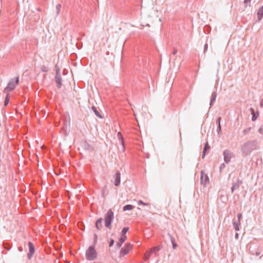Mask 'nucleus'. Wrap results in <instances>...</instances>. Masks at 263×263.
Segmentation results:
<instances>
[{
	"mask_svg": "<svg viewBox=\"0 0 263 263\" xmlns=\"http://www.w3.org/2000/svg\"><path fill=\"white\" fill-rule=\"evenodd\" d=\"M41 69L43 72H47L48 70V68L45 66H43L41 67Z\"/></svg>",
	"mask_w": 263,
	"mask_h": 263,
	"instance_id": "7c9ffc66",
	"label": "nucleus"
},
{
	"mask_svg": "<svg viewBox=\"0 0 263 263\" xmlns=\"http://www.w3.org/2000/svg\"><path fill=\"white\" fill-rule=\"evenodd\" d=\"M126 236L125 235H122L118 241L117 242L116 245L118 248L121 247L123 243L126 240Z\"/></svg>",
	"mask_w": 263,
	"mask_h": 263,
	"instance_id": "4468645a",
	"label": "nucleus"
},
{
	"mask_svg": "<svg viewBox=\"0 0 263 263\" xmlns=\"http://www.w3.org/2000/svg\"><path fill=\"white\" fill-rule=\"evenodd\" d=\"M242 215L241 213H238L237 214V221L241 222V219L242 218Z\"/></svg>",
	"mask_w": 263,
	"mask_h": 263,
	"instance_id": "72a5a7b5",
	"label": "nucleus"
},
{
	"mask_svg": "<svg viewBox=\"0 0 263 263\" xmlns=\"http://www.w3.org/2000/svg\"><path fill=\"white\" fill-rule=\"evenodd\" d=\"M114 219V213L111 209H109L104 216L105 226L110 230L111 229V224Z\"/></svg>",
	"mask_w": 263,
	"mask_h": 263,
	"instance_id": "f03ea898",
	"label": "nucleus"
},
{
	"mask_svg": "<svg viewBox=\"0 0 263 263\" xmlns=\"http://www.w3.org/2000/svg\"><path fill=\"white\" fill-rule=\"evenodd\" d=\"M263 17V6L259 7L257 11V18L258 21H261Z\"/></svg>",
	"mask_w": 263,
	"mask_h": 263,
	"instance_id": "2eb2a0df",
	"label": "nucleus"
},
{
	"mask_svg": "<svg viewBox=\"0 0 263 263\" xmlns=\"http://www.w3.org/2000/svg\"><path fill=\"white\" fill-rule=\"evenodd\" d=\"M128 227H124L122 230V235H125V234L128 232Z\"/></svg>",
	"mask_w": 263,
	"mask_h": 263,
	"instance_id": "cd10ccee",
	"label": "nucleus"
},
{
	"mask_svg": "<svg viewBox=\"0 0 263 263\" xmlns=\"http://www.w3.org/2000/svg\"><path fill=\"white\" fill-rule=\"evenodd\" d=\"M224 167V164H222L220 166V168H221L222 167Z\"/></svg>",
	"mask_w": 263,
	"mask_h": 263,
	"instance_id": "c03bdc74",
	"label": "nucleus"
},
{
	"mask_svg": "<svg viewBox=\"0 0 263 263\" xmlns=\"http://www.w3.org/2000/svg\"><path fill=\"white\" fill-rule=\"evenodd\" d=\"M217 97V93L216 92H213L212 94L211 100H210V105L211 106H212L213 104L216 101V99Z\"/></svg>",
	"mask_w": 263,
	"mask_h": 263,
	"instance_id": "f3484780",
	"label": "nucleus"
},
{
	"mask_svg": "<svg viewBox=\"0 0 263 263\" xmlns=\"http://www.w3.org/2000/svg\"><path fill=\"white\" fill-rule=\"evenodd\" d=\"M55 83L58 88H60L62 85V77L59 71H56V76L55 77Z\"/></svg>",
	"mask_w": 263,
	"mask_h": 263,
	"instance_id": "6e6552de",
	"label": "nucleus"
},
{
	"mask_svg": "<svg viewBox=\"0 0 263 263\" xmlns=\"http://www.w3.org/2000/svg\"><path fill=\"white\" fill-rule=\"evenodd\" d=\"M241 222L238 221H234L233 222V225L234 227V229L236 231H239L240 230V226Z\"/></svg>",
	"mask_w": 263,
	"mask_h": 263,
	"instance_id": "dca6fc26",
	"label": "nucleus"
},
{
	"mask_svg": "<svg viewBox=\"0 0 263 263\" xmlns=\"http://www.w3.org/2000/svg\"><path fill=\"white\" fill-rule=\"evenodd\" d=\"M251 111H252V114L253 115V116H252V120L254 121H255L256 119H257V116H256L254 114V110L253 108H251Z\"/></svg>",
	"mask_w": 263,
	"mask_h": 263,
	"instance_id": "a878e982",
	"label": "nucleus"
},
{
	"mask_svg": "<svg viewBox=\"0 0 263 263\" xmlns=\"http://www.w3.org/2000/svg\"><path fill=\"white\" fill-rule=\"evenodd\" d=\"M97 253L93 246H90L86 252V258L88 260H93L97 258Z\"/></svg>",
	"mask_w": 263,
	"mask_h": 263,
	"instance_id": "20e7f679",
	"label": "nucleus"
},
{
	"mask_svg": "<svg viewBox=\"0 0 263 263\" xmlns=\"http://www.w3.org/2000/svg\"><path fill=\"white\" fill-rule=\"evenodd\" d=\"M170 236L171 242L172 243L173 248L175 249L177 247V245L175 242V239L172 235H170Z\"/></svg>",
	"mask_w": 263,
	"mask_h": 263,
	"instance_id": "5701e85b",
	"label": "nucleus"
},
{
	"mask_svg": "<svg viewBox=\"0 0 263 263\" xmlns=\"http://www.w3.org/2000/svg\"><path fill=\"white\" fill-rule=\"evenodd\" d=\"M208 45L206 43L204 46V52H206L208 49Z\"/></svg>",
	"mask_w": 263,
	"mask_h": 263,
	"instance_id": "e433bc0d",
	"label": "nucleus"
},
{
	"mask_svg": "<svg viewBox=\"0 0 263 263\" xmlns=\"http://www.w3.org/2000/svg\"><path fill=\"white\" fill-rule=\"evenodd\" d=\"M28 246H29V253L28 254L27 257L29 259H31V258L32 257L33 254L34 253V247L31 242H28Z\"/></svg>",
	"mask_w": 263,
	"mask_h": 263,
	"instance_id": "9d476101",
	"label": "nucleus"
},
{
	"mask_svg": "<svg viewBox=\"0 0 263 263\" xmlns=\"http://www.w3.org/2000/svg\"><path fill=\"white\" fill-rule=\"evenodd\" d=\"M260 106L261 107H263V99L260 102Z\"/></svg>",
	"mask_w": 263,
	"mask_h": 263,
	"instance_id": "a19ab883",
	"label": "nucleus"
},
{
	"mask_svg": "<svg viewBox=\"0 0 263 263\" xmlns=\"http://www.w3.org/2000/svg\"><path fill=\"white\" fill-rule=\"evenodd\" d=\"M91 108H92V110H93V111L94 112V113L95 114V115H96V116H97L98 117H99L100 118H102V117L101 116V114L98 111V110L97 109V108L95 106H92Z\"/></svg>",
	"mask_w": 263,
	"mask_h": 263,
	"instance_id": "4be33fe9",
	"label": "nucleus"
},
{
	"mask_svg": "<svg viewBox=\"0 0 263 263\" xmlns=\"http://www.w3.org/2000/svg\"><path fill=\"white\" fill-rule=\"evenodd\" d=\"M261 248H256L254 246H251L250 247L249 250L250 253L252 255H255L256 256H258L260 254L261 251Z\"/></svg>",
	"mask_w": 263,
	"mask_h": 263,
	"instance_id": "1a4fd4ad",
	"label": "nucleus"
},
{
	"mask_svg": "<svg viewBox=\"0 0 263 263\" xmlns=\"http://www.w3.org/2000/svg\"><path fill=\"white\" fill-rule=\"evenodd\" d=\"M9 98L8 95L7 94L5 100L4 102V106H7L8 105V104L9 103Z\"/></svg>",
	"mask_w": 263,
	"mask_h": 263,
	"instance_id": "c85d7f7f",
	"label": "nucleus"
},
{
	"mask_svg": "<svg viewBox=\"0 0 263 263\" xmlns=\"http://www.w3.org/2000/svg\"><path fill=\"white\" fill-rule=\"evenodd\" d=\"M93 236H94V242H95V243H96L97 241V239H98L97 235V234H95Z\"/></svg>",
	"mask_w": 263,
	"mask_h": 263,
	"instance_id": "58836bf2",
	"label": "nucleus"
},
{
	"mask_svg": "<svg viewBox=\"0 0 263 263\" xmlns=\"http://www.w3.org/2000/svg\"><path fill=\"white\" fill-rule=\"evenodd\" d=\"M242 183V181L239 179H237L236 182H233L232 186L231 187L232 193H233L235 190L238 189Z\"/></svg>",
	"mask_w": 263,
	"mask_h": 263,
	"instance_id": "f8f14e48",
	"label": "nucleus"
},
{
	"mask_svg": "<svg viewBox=\"0 0 263 263\" xmlns=\"http://www.w3.org/2000/svg\"><path fill=\"white\" fill-rule=\"evenodd\" d=\"M235 237L236 239H238V233H236L235 234Z\"/></svg>",
	"mask_w": 263,
	"mask_h": 263,
	"instance_id": "79ce46f5",
	"label": "nucleus"
},
{
	"mask_svg": "<svg viewBox=\"0 0 263 263\" xmlns=\"http://www.w3.org/2000/svg\"><path fill=\"white\" fill-rule=\"evenodd\" d=\"M18 250L20 251H23V248L20 247H18Z\"/></svg>",
	"mask_w": 263,
	"mask_h": 263,
	"instance_id": "37998d69",
	"label": "nucleus"
},
{
	"mask_svg": "<svg viewBox=\"0 0 263 263\" xmlns=\"http://www.w3.org/2000/svg\"><path fill=\"white\" fill-rule=\"evenodd\" d=\"M138 205H146L148 206L150 205V203H145L143 201L140 200L138 201Z\"/></svg>",
	"mask_w": 263,
	"mask_h": 263,
	"instance_id": "393cba45",
	"label": "nucleus"
},
{
	"mask_svg": "<svg viewBox=\"0 0 263 263\" xmlns=\"http://www.w3.org/2000/svg\"><path fill=\"white\" fill-rule=\"evenodd\" d=\"M134 208V206L131 204H127L123 206V210L124 211H130Z\"/></svg>",
	"mask_w": 263,
	"mask_h": 263,
	"instance_id": "412c9836",
	"label": "nucleus"
},
{
	"mask_svg": "<svg viewBox=\"0 0 263 263\" xmlns=\"http://www.w3.org/2000/svg\"><path fill=\"white\" fill-rule=\"evenodd\" d=\"M224 160L226 163H229L232 158V153L229 150H225L223 152Z\"/></svg>",
	"mask_w": 263,
	"mask_h": 263,
	"instance_id": "0eeeda50",
	"label": "nucleus"
},
{
	"mask_svg": "<svg viewBox=\"0 0 263 263\" xmlns=\"http://www.w3.org/2000/svg\"><path fill=\"white\" fill-rule=\"evenodd\" d=\"M251 2V0H244L243 1V3H244V5H245V7L246 8L248 5L250 4Z\"/></svg>",
	"mask_w": 263,
	"mask_h": 263,
	"instance_id": "2f4dec72",
	"label": "nucleus"
},
{
	"mask_svg": "<svg viewBox=\"0 0 263 263\" xmlns=\"http://www.w3.org/2000/svg\"><path fill=\"white\" fill-rule=\"evenodd\" d=\"M209 182V178L207 174H205L203 171L201 172L200 183L201 184L205 185Z\"/></svg>",
	"mask_w": 263,
	"mask_h": 263,
	"instance_id": "423d86ee",
	"label": "nucleus"
},
{
	"mask_svg": "<svg viewBox=\"0 0 263 263\" xmlns=\"http://www.w3.org/2000/svg\"><path fill=\"white\" fill-rule=\"evenodd\" d=\"M19 82V77H17L14 79H11L8 82L7 87L4 89V92H8L14 90Z\"/></svg>",
	"mask_w": 263,
	"mask_h": 263,
	"instance_id": "7ed1b4c3",
	"label": "nucleus"
},
{
	"mask_svg": "<svg viewBox=\"0 0 263 263\" xmlns=\"http://www.w3.org/2000/svg\"><path fill=\"white\" fill-rule=\"evenodd\" d=\"M258 132L260 135H263V124L259 127Z\"/></svg>",
	"mask_w": 263,
	"mask_h": 263,
	"instance_id": "473e14b6",
	"label": "nucleus"
},
{
	"mask_svg": "<svg viewBox=\"0 0 263 263\" xmlns=\"http://www.w3.org/2000/svg\"><path fill=\"white\" fill-rule=\"evenodd\" d=\"M86 143V144H87L88 146H89V145L87 144V142H85Z\"/></svg>",
	"mask_w": 263,
	"mask_h": 263,
	"instance_id": "a18cd8bd",
	"label": "nucleus"
},
{
	"mask_svg": "<svg viewBox=\"0 0 263 263\" xmlns=\"http://www.w3.org/2000/svg\"><path fill=\"white\" fill-rule=\"evenodd\" d=\"M258 147V142L256 140H249L241 145L240 149L243 156L249 155L253 151Z\"/></svg>",
	"mask_w": 263,
	"mask_h": 263,
	"instance_id": "f257e3e1",
	"label": "nucleus"
},
{
	"mask_svg": "<svg viewBox=\"0 0 263 263\" xmlns=\"http://www.w3.org/2000/svg\"><path fill=\"white\" fill-rule=\"evenodd\" d=\"M114 242L115 241L113 239H110V242H109V245L110 247H112L114 245Z\"/></svg>",
	"mask_w": 263,
	"mask_h": 263,
	"instance_id": "c9c22d12",
	"label": "nucleus"
},
{
	"mask_svg": "<svg viewBox=\"0 0 263 263\" xmlns=\"http://www.w3.org/2000/svg\"><path fill=\"white\" fill-rule=\"evenodd\" d=\"M251 129H252L251 127H248V128H247L243 129V132H242L243 135L249 134L250 132L251 131Z\"/></svg>",
	"mask_w": 263,
	"mask_h": 263,
	"instance_id": "b1692460",
	"label": "nucleus"
},
{
	"mask_svg": "<svg viewBox=\"0 0 263 263\" xmlns=\"http://www.w3.org/2000/svg\"><path fill=\"white\" fill-rule=\"evenodd\" d=\"M103 218H100L98 219L96 222L95 227L99 231L103 228Z\"/></svg>",
	"mask_w": 263,
	"mask_h": 263,
	"instance_id": "ddd939ff",
	"label": "nucleus"
},
{
	"mask_svg": "<svg viewBox=\"0 0 263 263\" xmlns=\"http://www.w3.org/2000/svg\"><path fill=\"white\" fill-rule=\"evenodd\" d=\"M161 249V247L159 246L154 247L151 249V252H153V254H154L155 256L157 255V252L160 251Z\"/></svg>",
	"mask_w": 263,
	"mask_h": 263,
	"instance_id": "6ab92c4d",
	"label": "nucleus"
},
{
	"mask_svg": "<svg viewBox=\"0 0 263 263\" xmlns=\"http://www.w3.org/2000/svg\"><path fill=\"white\" fill-rule=\"evenodd\" d=\"M153 254V252H151V250H147L145 252L143 259L144 260H147L150 257L151 255Z\"/></svg>",
	"mask_w": 263,
	"mask_h": 263,
	"instance_id": "a211bd4d",
	"label": "nucleus"
},
{
	"mask_svg": "<svg viewBox=\"0 0 263 263\" xmlns=\"http://www.w3.org/2000/svg\"><path fill=\"white\" fill-rule=\"evenodd\" d=\"M114 184L115 186H119L121 182V174L119 172H117L114 176Z\"/></svg>",
	"mask_w": 263,
	"mask_h": 263,
	"instance_id": "9b49d317",
	"label": "nucleus"
},
{
	"mask_svg": "<svg viewBox=\"0 0 263 263\" xmlns=\"http://www.w3.org/2000/svg\"><path fill=\"white\" fill-rule=\"evenodd\" d=\"M61 4H58L57 6H56V10H57V14H58L60 11V10H61Z\"/></svg>",
	"mask_w": 263,
	"mask_h": 263,
	"instance_id": "c756f323",
	"label": "nucleus"
},
{
	"mask_svg": "<svg viewBox=\"0 0 263 263\" xmlns=\"http://www.w3.org/2000/svg\"><path fill=\"white\" fill-rule=\"evenodd\" d=\"M208 148L209 149L210 148V146H208V143H206L204 147V148H203V155H202V158L204 157V155H205V152L206 150V149Z\"/></svg>",
	"mask_w": 263,
	"mask_h": 263,
	"instance_id": "bb28decb",
	"label": "nucleus"
},
{
	"mask_svg": "<svg viewBox=\"0 0 263 263\" xmlns=\"http://www.w3.org/2000/svg\"><path fill=\"white\" fill-rule=\"evenodd\" d=\"M221 125H219L217 127V132L218 133V134H219L220 132H221Z\"/></svg>",
	"mask_w": 263,
	"mask_h": 263,
	"instance_id": "f704fd0d",
	"label": "nucleus"
},
{
	"mask_svg": "<svg viewBox=\"0 0 263 263\" xmlns=\"http://www.w3.org/2000/svg\"><path fill=\"white\" fill-rule=\"evenodd\" d=\"M221 117H219V118L217 119V121H216V122H217V123L218 124V126L219 125H220V121H221Z\"/></svg>",
	"mask_w": 263,
	"mask_h": 263,
	"instance_id": "4c0bfd02",
	"label": "nucleus"
},
{
	"mask_svg": "<svg viewBox=\"0 0 263 263\" xmlns=\"http://www.w3.org/2000/svg\"><path fill=\"white\" fill-rule=\"evenodd\" d=\"M117 138L120 141L121 143L124 146V139L121 132H118L117 134Z\"/></svg>",
	"mask_w": 263,
	"mask_h": 263,
	"instance_id": "aec40b11",
	"label": "nucleus"
},
{
	"mask_svg": "<svg viewBox=\"0 0 263 263\" xmlns=\"http://www.w3.org/2000/svg\"><path fill=\"white\" fill-rule=\"evenodd\" d=\"M177 49H176V48H174V49H173V54L174 55H175V54H176L177 53Z\"/></svg>",
	"mask_w": 263,
	"mask_h": 263,
	"instance_id": "ea45409f",
	"label": "nucleus"
},
{
	"mask_svg": "<svg viewBox=\"0 0 263 263\" xmlns=\"http://www.w3.org/2000/svg\"><path fill=\"white\" fill-rule=\"evenodd\" d=\"M132 249V246L130 243H127L124 247L121 249L119 257H122V256L126 255Z\"/></svg>",
	"mask_w": 263,
	"mask_h": 263,
	"instance_id": "39448f33",
	"label": "nucleus"
}]
</instances>
